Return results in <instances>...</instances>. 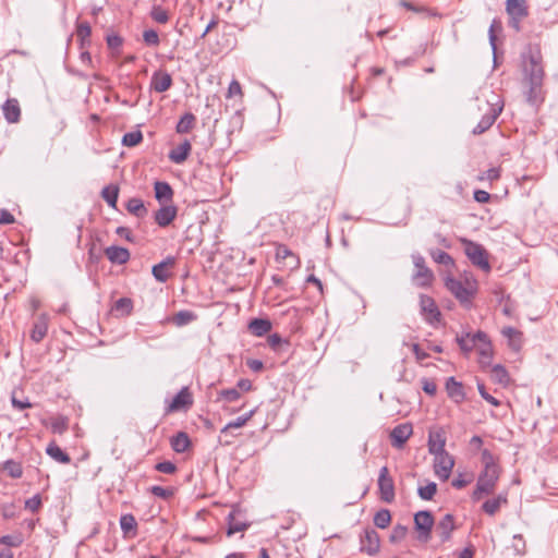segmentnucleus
<instances>
[{
  "instance_id": "f257e3e1",
  "label": "nucleus",
  "mask_w": 558,
  "mask_h": 558,
  "mask_svg": "<svg viewBox=\"0 0 558 558\" xmlns=\"http://www.w3.org/2000/svg\"><path fill=\"white\" fill-rule=\"evenodd\" d=\"M523 76L524 82L529 84L526 99L530 104H535L543 83L544 71L539 63V58L530 53L527 57L523 54Z\"/></svg>"
},
{
  "instance_id": "f03ea898",
  "label": "nucleus",
  "mask_w": 558,
  "mask_h": 558,
  "mask_svg": "<svg viewBox=\"0 0 558 558\" xmlns=\"http://www.w3.org/2000/svg\"><path fill=\"white\" fill-rule=\"evenodd\" d=\"M499 469L483 470L477 478L476 488L473 492L472 499L480 500L484 495L492 494L499 478Z\"/></svg>"
},
{
  "instance_id": "7ed1b4c3",
  "label": "nucleus",
  "mask_w": 558,
  "mask_h": 558,
  "mask_svg": "<svg viewBox=\"0 0 558 558\" xmlns=\"http://www.w3.org/2000/svg\"><path fill=\"white\" fill-rule=\"evenodd\" d=\"M461 242L464 246V253L472 264L488 272L490 270V265L486 250L481 244L471 240L462 239Z\"/></svg>"
},
{
  "instance_id": "20e7f679",
  "label": "nucleus",
  "mask_w": 558,
  "mask_h": 558,
  "mask_svg": "<svg viewBox=\"0 0 558 558\" xmlns=\"http://www.w3.org/2000/svg\"><path fill=\"white\" fill-rule=\"evenodd\" d=\"M413 264L416 268L412 279L413 282L422 288L429 287L434 280L432 270L425 265V259L420 254L412 255Z\"/></svg>"
},
{
  "instance_id": "39448f33",
  "label": "nucleus",
  "mask_w": 558,
  "mask_h": 558,
  "mask_svg": "<svg viewBox=\"0 0 558 558\" xmlns=\"http://www.w3.org/2000/svg\"><path fill=\"white\" fill-rule=\"evenodd\" d=\"M414 525L417 531V539L426 543L430 538L434 526V518L429 511L422 510L414 514Z\"/></svg>"
},
{
  "instance_id": "423d86ee",
  "label": "nucleus",
  "mask_w": 558,
  "mask_h": 558,
  "mask_svg": "<svg viewBox=\"0 0 558 558\" xmlns=\"http://www.w3.org/2000/svg\"><path fill=\"white\" fill-rule=\"evenodd\" d=\"M434 456V472L441 481H447L450 477L454 466L453 457L447 452L435 453Z\"/></svg>"
},
{
  "instance_id": "0eeeda50",
  "label": "nucleus",
  "mask_w": 558,
  "mask_h": 558,
  "mask_svg": "<svg viewBox=\"0 0 558 558\" xmlns=\"http://www.w3.org/2000/svg\"><path fill=\"white\" fill-rule=\"evenodd\" d=\"M378 490L384 502L391 504L395 500V483L387 466L379 470Z\"/></svg>"
},
{
  "instance_id": "6e6552de",
  "label": "nucleus",
  "mask_w": 558,
  "mask_h": 558,
  "mask_svg": "<svg viewBox=\"0 0 558 558\" xmlns=\"http://www.w3.org/2000/svg\"><path fill=\"white\" fill-rule=\"evenodd\" d=\"M255 414V410H251L244 415L236 417L234 421L229 422L226 426L220 429L219 434V442L223 446H229L232 444V437L234 435L231 434V429L243 427Z\"/></svg>"
},
{
  "instance_id": "1a4fd4ad",
  "label": "nucleus",
  "mask_w": 558,
  "mask_h": 558,
  "mask_svg": "<svg viewBox=\"0 0 558 558\" xmlns=\"http://www.w3.org/2000/svg\"><path fill=\"white\" fill-rule=\"evenodd\" d=\"M420 308L422 316L428 324L435 325L436 323H439L441 314L435 301L430 296L421 294Z\"/></svg>"
},
{
  "instance_id": "9d476101",
  "label": "nucleus",
  "mask_w": 558,
  "mask_h": 558,
  "mask_svg": "<svg viewBox=\"0 0 558 558\" xmlns=\"http://www.w3.org/2000/svg\"><path fill=\"white\" fill-rule=\"evenodd\" d=\"M488 111L483 116L477 125L473 129V134L480 135L486 132L496 121L502 110V106L495 107L489 102L486 104Z\"/></svg>"
},
{
  "instance_id": "9b49d317",
  "label": "nucleus",
  "mask_w": 558,
  "mask_h": 558,
  "mask_svg": "<svg viewBox=\"0 0 558 558\" xmlns=\"http://www.w3.org/2000/svg\"><path fill=\"white\" fill-rule=\"evenodd\" d=\"M446 287L460 302H470L473 294L471 287H466L462 281L453 278H448L446 280Z\"/></svg>"
},
{
  "instance_id": "f8f14e48",
  "label": "nucleus",
  "mask_w": 558,
  "mask_h": 558,
  "mask_svg": "<svg viewBox=\"0 0 558 558\" xmlns=\"http://www.w3.org/2000/svg\"><path fill=\"white\" fill-rule=\"evenodd\" d=\"M413 433L412 425L409 423L397 425L390 433L391 445L395 448H402Z\"/></svg>"
},
{
  "instance_id": "ddd939ff",
  "label": "nucleus",
  "mask_w": 558,
  "mask_h": 558,
  "mask_svg": "<svg viewBox=\"0 0 558 558\" xmlns=\"http://www.w3.org/2000/svg\"><path fill=\"white\" fill-rule=\"evenodd\" d=\"M379 546L378 533L373 529H366L361 537V550L374 555L379 550Z\"/></svg>"
},
{
  "instance_id": "4468645a",
  "label": "nucleus",
  "mask_w": 558,
  "mask_h": 558,
  "mask_svg": "<svg viewBox=\"0 0 558 558\" xmlns=\"http://www.w3.org/2000/svg\"><path fill=\"white\" fill-rule=\"evenodd\" d=\"M427 446L430 454L446 451V437L441 428L429 430Z\"/></svg>"
},
{
  "instance_id": "2eb2a0df",
  "label": "nucleus",
  "mask_w": 558,
  "mask_h": 558,
  "mask_svg": "<svg viewBox=\"0 0 558 558\" xmlns=\"http://www.w3.org/2000/svg\"><path fill=\"white\" fill-rule=\"evenodd\" d=\"M193 404L192 396L186 387L182 388L172 399L168 407V412H175L187 409Z\"/></svg>"
},
{
  "instance_id": "dca6fc26",
  "label": "nucleus",
  "mask_w": 558,
  "mask_h": 558,
  "mask_svg": "<svg viewBox=\"0 0 558 558\" xmlns=\"http://www.w3.org/2000/svg\"><path fill=\"white\" fill-rule=\"evenodd\" d=\"M172 85V77L163 71H156L150 78V88L157 93L168 90Z\"/></svg>"
},
{
  "instance_id": "f3484780",
  "label": "nucleus",
  "mask_w": 558,
  "mask_h": 558,
  "mask_svg": "<svg viewBox=\"0 0 558 558\" xmlns=\"http://www.w3.org/2000/svg\"><path fill=\"white\" fill-rule=\"evenodd\" d=\"M454 521L451 514H446L436 525V534L439 536L441 543L448 542L451 533L454 530Z\"/></svg>"
},
{
  "instance_id": "a211bd4d",
  "label": "nucleus",
  "mask_w": 558,
  "mask_h": 558,
  "mask_svg": "<svg viewBox=\"0 0 558 558\" xmlns=\"http://www.w3.org/2000/svg\"><path fill=\"white\" fill-rule=\"evenodd\" d=\"M2 111L5 120L9 123H17L21 118V108L17 99L15 98H9L3 105H2Z\"/></svg>"
},
{
  "instance_id": "6ab92c4d",
  "label": "nucleus",
  "mask_w": 558,
  "mask_h": 558,
  "mask_svg": "<svg viewBox=\"0 0 558 558\" xmlns=\"http://www.w3.org/2000/svg\"><path fill=\"white\" fill-rule=\"evenodd\" d=\"M177 213L174 206H163L155 213V221L159 227L165 228L174 220Z\"/></svg>"
},
{
  "instance_id": "aec40b11",
  "label": "nucleus",
  "mask_w": 558,
  "mask_h": 558,
  "mask_svg": "<svg viewBox=\"0 0 558 558\" xmlns=\"http://www.w3.org/2000/svg\"><path fill=\"white\" fill-rule=\"evenodd\" d=\"M105 254L111 263L118 265H123L130 259L129 250L121 246H109L106 248Z\"/></svg>"
},
{
  "instance_id": "412c9836",
  "label": "nucleus",
  "mask_w": 558,
  "mask_h": 558,
  "mask_svg": "<svg viewBox=\"0 0 558 558\" xmlns=\"http://www.w3.org/2000/svg\"><path fill=\"white\" fill-rule=\"evenodd\" d=\"M446 391L454 402L460 403L464 400L465 393L463 386L460 381H457L454 377H449L446 381Z\"/></svg>"
},
{
  "instance_id": "4be33fe9",
  "label": "nucleus",
  "mask_w": 558,
  "mask_h": 558,
  "mask_svg": "<svg viewBox=\"0 0 558 558\" xmlns=\"http://www.w3.org/2000/svg\"><path fill=\"white\" fill-rule=\"evenodd\" d=\"M174 265V258L168 257L159 264L153 266L151 272L159 282H166L170 277L169 268Z\"/></svg>"
},
{
  "instance_id": "5701e85b",
  "label": "nucleus",
  "mask_w": 558,
  "mask_h": 558,
  "mask_svg": "<svg viewBox=\"0 0 558 558\" xmlns=\"http://www.w3.org/2000/svg\"><path fill=\"white\" fill-rule=\"evenodd\" d=\"M191 149V143L185 140L169 153V159L174 163H182L187 159Z\"/></svg>"
},
{
  "instance_id": "b1692460",
  "label": "nucleus",
  "mask_w": 558,
  "mask_h": 558,
  "mask_svg": "<svg viewBox=\"0 0 558 558\" xmlns=\"http://www.w3.org/2000/svg\"><path fill=\"white\" fill-rule=\"evenodd\" d=\"M48 331V318L46 315H40L34 323L31 338L35 342H40Z\"/></svg>"
},
{
  "instance_id": "393cba45",
  "label": "nucleus",
  "mask_w": 558,
  "mask_h": 558,
  "mask_svg": "<svg viewBox=\"0 0 558 558\" xmlns=\"http://www.w3.org/2000/svg\"><path fill=\"white\" fill-rule=\"evenodd\" d=\"M501 335L508 339V344L513 350L519 351L522 345V332L513 327L506 326L501 329Z\"/></svg>"
},
{
  "instance_id": "a878e982",
  "label": "nucleus",
  "mask_w": 558,
  "mask_h": 558,
  "mask_svg": "<svg viewBox=\"0 0 558 558\" xmlns=\"http://www.w3.org/2000/svg\"><path fill=\"white\" fill-rule=\"evenodd\" d=\"M239 513V510L236 508H233L232 511L228 514L227 521H228V530L227 534L228 536H231L238 532H243L248 527V524L236 520V514Z\"/></svg>"
},
{
  "instance_id": "bb28decb",
  "label": "nucleus",
  "mask_w": 558,
  "mask_h": 558,
  "mask_svg": "<svg viewBox=\"0 0 558 558\" xmlns=\"http://www.w3.org/2000/svg\"><path fill=\"white\" fill-rule=\"evenodd\" d=\"M170 445L175 452L183 453L191 446V440L185 432H179L171 437Z\"/></svg>"
},
{
  "instance_id": "cd10ccee",
  "label": "nucleus",
  "mask_w": 558,
  "mask_h": 558,
  "mask_svg": "<svg viewBox=\"0 0 558 558\" xmlns=\"http://www.w3.org/2000/svg\"><path fill=\"white\" fill-rule=\"evenodd\" d=\"M508 502L507 495L506 494H499L497 497L493 499L486 500L482 509L483 511L488 515H494L497 513L501 506L506 505Z\"/></svg>"
},
{
  "instance_id": "c85d7f7f",
  "label": "nucleus",
  "mask_w": 558,
  "mask_h": 558,
  "mask_svg": "<svg viewBox=\"0 0 558 558\" xmlns=\"http://www.w3.org/2000/svg\"><path fill=\"white\" fill-rule=\"evenodd\" d=\"M271 329V323L264 318H254L248 324V330L256 337H262L269 332Z\"/></svg>"
},
{
  "instance_id": "c756f323",
  "label": "nucleus",
  "mask_w": 558,
  "mask_h": 558,
  "mask_svg": "<svg viewBox=\"0 0 558 558\" xmlns=\"http://www.w3.org/2000/svg\"><path fill=\"white\" fill-rule=\"evenodd\" d=\"M155 197L158 202H168L172 199L173 191L167 182H155Z\"/></svg>"
},
{
  "instance_id": "7c9ffc66",
  "label": "nucleus",
  "mask_w": 558,
  "mask_h": 558,
  "mask_svg": "<svg viewBox=\"0 0 558 558\" xmlns=\"http://www.w3.org/2000/svg\"><path fill=\"white\" fill-rule=\"evenodd\" d=\"M46 452L49 457L59 463L69 464L71 462L70 456L65 453L56 442H50L46 449Z\"/></svg>"
},
{
  "instance_id": "2f4dec72",
  "label": "nucleus",
  "mask_w": 558,
  "mask_h": 558,
  "mask_svg": "<svg viewBox=\"0 0 558 558\" xmlns=\"http://www.w3.org/2000/svg\"><path fill=\"white\" fill-rule=\"evenodd\" d=\"M506 9L510 16L525 17L527 15L525 0H507Z\"/></svg>"
},
{
  "instance_id": "473e14b6",
  "label": "nucleus",
  "mask_w": 558,
  "mask_h": 558,
  "mask_svg": "<svg viewBox=\"0 0 558 558\" xmlns=\"http://www.w3.org/2000/svg\"><path fill=\"white\" fill-rule=\"evenodd\" d=\"M196 319H197V315L194 312L187 311V310H183V311H179L178 313H175L172 316L171 322L177 327H183L185 325L191 324L192 322H194Z\"/></svg>"
},
{
  "instance_id": "72a5a7b5",
  "label": "nucleus",
  "mask_w": 558,
  "mask_h": 558,
  "mask_svg": "<svg viewBox=\"0 0 558 558\" xmlns=\"http://www.w3.org/2000/svg\"><path fill=\"white\" fill-rule=\"evenodd\" d=\"M196 118L192 112L184 113L177 124L175 131L179 134H186L195 126Z\"/></svg>"
},
{
  "instance_id": "f704fd0d",
  "label": "nucleus",
  "mask_w": 558,
  "mask_h": 558,
  "mask_svg": "<svg viewBox=\"0 0 558 558\" xmlns=\"http://www.w3.org/2000/svg\"><path fill=\"white\" fill-rule=\"evenodd\" d=\"M120 526L125 536L136 534L137 523L133 514H123L120 519Z\"/></svg>"
},
{
  "instance_id": "c9c22d12",
  "label": "nucleus",
  "mask_w": 558,
  "mask_h": 558,
  "mask_svg": "<svg viewBox=\"0 0 558 558\" xmlns=\"http://www.w3.org/2000/svg\"><path fill=\"white\" fill-rule=\"evenodd\" d=\"M112 311L120 316H129L133 311V301L129 298H121L114 302Z\"/></svg>"
},
{
  "instance_id": "e433bc0d",
  "label": "nucleus",
  "mask_w": 558,
  "mask_h": 558,
  "mask_svg": "<svg viewBox=\"0 0 558 558\" xmlns=\"http://www.w3.org/2000/svg\"><path fill=\"white\" fill-rule=\"evenodd\" d=\"M2 470L12 478H20L23 475V469L20 462L12 459L7 460L2 464Z\"/></svg>"
},
{
  "instance_id": "4c0bfd02",
  "label": "nucleus",
  "mask_w": 558,
  "mask_h": 558,
  "mask_svg": "<svg viewBox=\"0 0 558 558\" xmlns=\"http://www.w3.org/2000/svg\"><path fill=\"white\" fill-rule=\"evenodd\" d=\"M492 379L500 385H508L509 374L501 364H496L492 367Z\"/></svg>"
},
{
  "instance_id": "58836bf2",
  "label": "nucleus",
  "mask_w": 558,
  "mask_h": 558,
  "mask_svg": "<svg viewBox=\"0 0 558 558\" xmlns=\"http://www.w3.org/2000/svg\"><path fill=\"white\" fill-rule=\"evenodd\" d=\"M118 195L119 189L117 186H105L101 191L102 198L112 208L117 207Z\"/></svg>"
},
{
  "instance_id": "ea45409f",
  "label": "nucleus",
  "mask_w": 558,
  "mask_h": 558,
  "mask_svg": "<svg viewBox=\"0 0 558 558\" xmlns=\"http://www.w3.org/2000/svg\"><path fill=\"white\" fill-rule=\"evenodd\" d=\"M126 209L136 217H143L147 213L143 201L140 198H131L128 202Z\"/></svg>"
},
{
  "instance_id": "a19ab883",
  "label": "nucleus",
  "mask_w": 558,
  "mask_h": 558,
  "mask_svg": "<svg viewBox=\"0 0 558 558\" xmlns=\"http://www.w3.org/2000/svg\"><path fill=\"white\" fill-rule=\"evenodd\" d=\"M390 521L391 514L387 509H381L374 515V524L379 529H386L390 524Z\"/></svg>"
},
{
  "instance_id": "79ce46f5",
  "label": "nucleus",
  "mask_w": 558,
  "mask_h": 558,
  "mask_svg": "<svg viewBox=\"0 0 558 558\" xmlns=\"http://www.w3.org/2000/svg\"><path fill=\"white\" fill-rule=\"evenodd\" d=\"M69 425V421L65 416H57L53 417L50 422V428L53 434L62 435L66 432Z\"/></svg>"
},
{
  "instance_id": "37998d69",
  "label": "nucleus",
  "mask_w": 558,
  "mask_h": 558,
  "mask_svg": "<svg viewBox=\"0 0 558 558\" xmlns=\"http://www.w3.org/2000/svg\"><path fill=\"white\" fill-rule=\"evenodd\" d=\"M457 342L460 349L465 353H470L474 347L476 345L474 339H472L471 333L466 332L457 337Z\"/></svg>"
},
{
  "instance_id": "c03bdc74",
  "label": "nucleus",
  "mask_w": 558,
  "mask_h": 558,
  "mask_svg": "<svg viewBox=\"0 0 558 558\" xmlns=\"http://www.w3.org/2000/svg\"><path fill=\"white\" fill-rule=\"evenodd\" d=\"M437 492V484L435 482H428L425 486H420L417 494L423 500H432Z\"/></svg>"
},
{
  "instance_id": "a18cd8bd",
  "label": "nucleus",
  "mask_w": 558,
  "mask_h": 558,
  "mask_svg": "<svg viewBox=\"0 0 558 558\" xmlns=\"http://www.w3.org/2000/svg\"><path fill=\"white\" fill-rule=\"evenodd\" d=\"M432 258L434 259V262L438 263V264H441V265H445V266H452L453 265V259L452 257L444 252V251H440V250H433L429 252Z\"/></svg>"
},
{
  "instance_id": "49530a36",
  "label": "nucleus",
  "mask_w": 558,
  "mask_h": 558,
  "mask_svg": "<svg viewBox=\"0 0 558 558\" xmlns=\"http://www.w3.org/2000/svg\"><path fill=\"white\" fill-rule=\"evenodd\" d=\"M143 140V134L141 131H133L125 133L122 138V144L128 147H133L138 145Z\"/></svg>"
},
{
  "instance_id": "de8ad7c7",
  "label": "nucleus",
  "mask_w": 558,
  "mask_h": 558,
  "mask_svg": "<svg viewBox=\"0 0 558 558\" xmlns=\"http://www.w3.org/2000/svg\"><path fill=\"white\" fill-rule=\"evenodd\" d=\"M23 542L24 538L21 533L3 535L0 537V544L5 545L8 547H19L23 544Z\"/></svg>"
},
{
  "instance_id": "09e8293b",
  "label": "nucleus",
  "mask_w": 558,
  "mask_h": 558,
  "mask_svg": "<svg viewBox=\"0 0 558 558\" xmlns=\"http://www.w3.org/2000/svg\"><path fill=\"white\" fill-rule=\"evenodd\" d=\"M149 492L154 496L159 497V498L165 499V500L171 498L173 496V494H174L173 488H171V487H162V486H157V485L156 486H151L149 488Z\"/></svg>"
},
{
  "instance_id": "8fccbe9b",
  "label": "nucleus",
  "mask_w": 558,
  "mask_h": 558,
  "mask_svg": "<svg viewBox=\"0 0 558 558\" xmlns=\"http://www.w3.org/2000/svg\"><path fill=\"white\" fill-rule=\"evenodd\" d=\"M106 41L108 45V48L113 51V53H118L119 49L121 48L123 44V38L118 34H108L106 37Z\"/></svg>"
},
{
  "instance_id": "3c124183",
  "label": "nucleus",
  "mask_w": 558,
  "mask_h": 558,
  "mask_svg": "<svg viewBox=\"0 0 558 558\" xmlns=\"http://www.w3.org/2000/svg\"><path fill=\"white\" fill-rule=\"evenodd\" d=\"M511 547L514 550V553L517 555H519V556H523L525 554V551H526V544H525V541H524V538H523V536L521 534L513 535Z\"/></svg>"
},
{
  "instance_id": "603ef678",
  "label": "nucleus",
  "mask_w": 558,
  "mask_h": 558,
  "mask_svg": "<svg viewBox=\"0 0 558 558\" xmlns=\"http://www.w3.org/2000/svg\"><path fill=\"white\" fill-rule=\"evenodd\" d=\"M482 462L484 464V470L488 469H499L496 458L488 449H484L482 451Z\"/></svg>"
},
{
  "instance_id": "864d4df0",
  "label": "nucleus",
  "mask_w": 558,
  "mask_h": 558,
  "mask_svg": "<svg viewBox=\"0 0 558 558\" xmlns=\"http://www.w3.org/2000/svg\"><path fill=\"white\" fill-rule=\"evenodd\" d=\"M92 33V28L88 23L84 22L78 24L77 26V37L81 39L82 47L85 45V41L88 40Z\"/></svg>"
},
{
  "instance_id": "5fc2aeb1",
  "label": "nucleus",
  "mask_w": 558,
  "mask_h": 558,
  "mask_svg": "<svg viewBox=\"0 0 558 558\" xmlns=\"http://www.w3.org/2000/svg\"><path fill=\"white\" fill-rule=\"evenodd\" d=\"M143 39L146 45L148 46H158L159 45V36L158 33L154 29H146L143 33Z\"/></svg>"
},
{
  "instance_id": "6e6d98bb",
  "label": "nucleus",
  "mask_w": 558,
  "mask_h": 558,
  "mask_svg": "<svg viewBox=\"0 0 558 558\" xmlns=\"http://www.w3.org/2000/svg\"><path fill=\"white\" fill-rule=\"evenodd\" d=\"M220 397L228 402H234L240 399L241 393L236 388H230V389L221 390Z\"/></svg>"
},
{
  "instance_id": "4d7b16f0",
  "label": "nucleus",
  "mask_w": 558,
  "mask_h": 558,
  "mask_svg": "<svg viewBox=\"0 0 558 558\" xmlns=\"http://www.w3.org/2000/svg\"><path fill=\"white\" fill-rule=\"evenodd\" d=\"M151 17L154 19V21H156L157 23H160V24H165L169 20V15H168L167 11H165L163 9H161L159 7H155L153 9Z\"/></svg>"
},
{
  "instance_id": "13d9d810",
  "label": "nucleus",
  "mask_w": 558,
  "mask_h": 558,
  "mask_svg": "<svg viewBox=\"0 0 558 558\" xmlns=\"http://www.w3.org/2000/svg\"><path fill=\"white\" fill-rule=\"evenodd\" d=\"M155 469L165 474H173L177 471V466L171 461H162L156 464Z\"/></svg>"
},
{
  "instance_id": "bf43d9fd",
  "label": "nucleus",
  "mask_w": 558,
  "mask_h": 558,
  "mask_svg": "<svg viewBox=\"0 0 558 558\" xmlns=\"http://www.w3.org/2000/svg\"><path fill=\"white\" fill-rule=\"evenodd\" d=\"M500 177V168H490L487 171L483 172L480 177V181L488 180V181H496Z\"/></svg>"
},
{
  "instance_id": "052dcab7",
  "label": "nucleus",
  "mask_w": 558,
  "mask_h": 558,
  "mask_svg": "<svg viewBox=\"0 0 558 558\" xmlns=\"http://www.w3.org/2000/svg\"><path fill=\"white\" fill-rule=\"evenodd\" d=\"M480 354H481V363L482 364H489L492 359V344L485 343L480 345Z\"/></svg>"
},
{
  "instance_id": "680f3d73",
  "label": "nucleus",
  "mask_w": 558,
  "mask_h": 558,
  "mask_svg": "<svg viewBox=\"0 0 558 558\" xmlns=\"http://www.w3.org/2000/svg\"><path fill=\"white\" fill-rule=\"evenodd\" d=\"M239 96L240 98L243 97V92L240 83L236 80H233L228 88L227 98H232Z\"/></svg>"
},
{
  "instance_id": "e2e57ef3",
  "label": "nucleus",
  "mask_w": 558,
  "mask_h": 558,
  "mask_svg": "<svg viewBox=\"0 0 558 558\" xmlns=\"http://www.w3.org/2000/svg\"><path fill=\"white\" fill-rule=\"evenodd\" d=\"M477 390L481 395V397L486 400L488 403H490L494 407H498L500 404V402L495 398L493 397L492 395H489L486 389H485V386L484 384H477Z\"/></svg>"
},
{
  "instance_id": "0e129e2a",
  "label": "nucleus",
  "mask_w": 558,
  "mask_h": 558,
  "mask_svg": "<svg viewBox=\"0 0 558 558\" xmlns=\"http://www.w3.org/2000/svg\"><path fill=\"white\" fill-rule=\"evenodd\" d=\"M41 506V498L39 495H35L25 501V508L32 512H36Z\"/></svg>"
},
{
  "instance_id": "69168bd1",
  "label": "nucleus",
  "mask_w": 558,
  "mask_h": 558,
  "mask_svg": "<svg viewBox=\"0 0 558 558\" xmlns=\"http://www.w3.org/2000/svg\"><path fill=\"white\" fill-rule=\"evenodd\" d=\"M422 389L429 396H435L437 391V386L433 380L427 378L422 379Z\"/></svg>"
},
{
  "instance_id": "338daca9",
  "label": "nucleus",
  "mask_w": 558,
  "mask_h": 558,
  "mask_svg": "<svg viewBox=\"0 0 558 558\" xmlns=\"http://www.w3.org/2000/svg\"><path fill=\"white\" fill-rule=\"evenodd\" d=\"M407 534V527L403 525H397L395 526L392 534L390 536L392 542H397L402 539Z\"/></svg>"
},
{
  "instance_id": "774afa93",
  "label": "nucleus",
  "mask_w": 558,
  "mask_h": 558,
  "mask_svg": "<svg viewBox=\"0 0 558 558\" xmlns=\"http://www.w3.org/2000/svg\"><path fill=\"white\" fill-rule=\"evenodd\" d=\"M267 341H268L269 347L275 350H277L280 347V344L283 342L282 338L278 333L270 335L268 337Z\"/></svg>"
}]
</instances>
